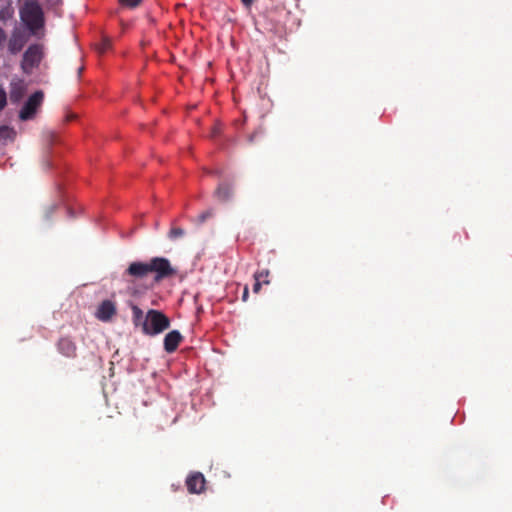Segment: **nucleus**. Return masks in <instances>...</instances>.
<instances>
[{
    "label": "nucleus",
    "instance_id": "nucleus-4",
    "mask_svg": "<svg viewBox=\"0 0 512 512\" xmlns=\"http://www.w3.org/2000/svg\"><path fill=\"white\" fill-rule=\"evenodd\" d=\"M44 93L41 90L34 92L25 102L20 110L19 118L23 121L32 119L39 107L42 105Z\"/></svg>",
    "mask_w": 512,
    "mask_h": 512
},
{
    "label": "nucleus",
    "instance_id": "nucleus-21",
    "mask_svg": "<svg viewBox=\"0 0 512 512\" xmlns=\"http://www.w3.org/2000/svg\"><path fill=\"white\" fill-rule=\"evenodd\" d=\"M242 4L246 7V8H250L255 0H241Z\"/></svg>",
    "mask_w": 512,
    "mask_h": 512
},
{
    "label": "nucleus",
    "instance_id": "nucleus-18",
    "mask_svg": "<svg viewBox=\"0 0 512 512\" xmlns=\"http://www.w3.org/2000/svg\"><path fill=\"white\" fill-rule=\"evenodd\" d=\"M7 104V95L4 89L0 88V111L4 109Z\"/></svg>",
    "mask_w": 512,
    "mask_h": 512
},
{
    "label": "nucleus",
    "instance_id": "nucleus-15",
    "mask_svg": "<svg viewBox=\"0 0 512 512\" xmlns=\"http://www.w3.org/2000/svg\"><path fill=\"white\" fill-rule=\"evenodd\" d=\"M214 215V212L212 209H208L204 212H202L198 217H197V224H203L207 219L213 217Z\"/></svg>",
    "mask_w": 512,
    "mask_h": 512
},
{
    "label": "nucleus",
    "instance_id": "nucleus-13",
    "mask_svg": "<svg viewBox=\"0 0 512 512\" xmlns=\"http://www.w3.org/2000/svg\"><path fill=\"white\" fill-rule=\"evenodd\" d=\"M111 40L104 37L99 44L96 45V49L99 54H104L111 48Z\"/></svg>",
    "mask_w": 512,
    "mask_h": 512
},
{
    "label": "nucleus",
    "instance_id": "nucleus-12",
    "mask_svg": "<svg viewBox=\"0 0 512 512\" xmlns=\"http://www.w3.org/2000/svg\"><path fill=\"white\" fill-rule=\"evenodd\" d=\"M232 196V188L228 184H220L215 190V197L222 201H228Z\"/></svg>",
    "mask_w": 512,
    "mask_h": 512
},
{
    "label": "nucleus",
    "instance_id": "nucleus-19",
    "mask_svg": "<svg viewBox=\"0 0 512 512\" xmlns=\"http://www.w3.org/2000/svg\"><path fill=\"white\" fill-rule=\"evenodd\" d=\"M6 39L7 35L5 31L0 27V50L3 48Z\"/></svg>",
    "mask_w": 512,
    "mask_h": 512
},
{
    "label": "nucleus",
    "instance_id": "nucleus-6",
    "mask_svg": "<svg viewBox=\"0 0 512 512\" xmlns=\"http://www.w3.org/2000/svg\"><path fill=\"white\" fill-rule=\"evenodd\" d=\"M205 477L200 472H194L188 475L186 479V486L189 493L199 494L205 489Z\"/></svg>",
    "mask_w": 512,
    "mask_h": 512
},
{
    "label": "nucleus",
    "instance_id": "nucleus-17",
    "mask_svg": "<svg viewBox=\"0 0 512 512\" xmlns=\"http://www.w3.org/2000/svg\"><path fill=\"white\" fill-rule=\"evenodd\" d=\"M120 4L128 7V8H135L140 5L142 0H119Z\"/></svg>",
    "mask_w": 512,
    "mask_h": 512
},
{
    "label": "nucleus",
    "instance_id": "nucleus-25",
    "mask_svg": "<svg viewBox=\"0 0 512 512\" xmlns=\"http://www.w3.org/2000/svg\"><path fill=\"white\" fill-rule=\"evenodd\" d=\"M74 118H75V116H74V115H69V116H67V120H68V121H70V120H72V119H74Z\"/></svg>",
    "mask_w": 512,
    "mask_h": 512
},
{
    "label": "nucleus",
    "instance_id": "nucleus-2",
    "mask_svg": "<svg viewBox=\"0 0 512 512\" xmlns=\"http://www.w3.org/2000/svg\"><path fill=\"white\" fill-rule=\"evenodd\" d=\"M132 311V322L135 327H140L142 333L147 336H156L163 333L170 327V319L161 311L149 309L144 315L142 309L137 305L130 304Z\"/></svg>",
    "mask_w": 512,
    "mask_h": 512
},
{
    "label": "nucleus",
    "instance_id": "nucleus-9",
    "mask_svg": "<svg viewBox=\"0 0 512 512\" xmlns=\"http://www.w3.org/2000/svg\"><path fill=\"white\" fill-rule=\"evenodd\" d=\"M183 341V336L178 330L168 332L164 337V350L167 353H173L177 350L180 343Z\"/></svg>",
    "mask_w": 512,
    "mask_h": 512
},
{
    "label": "nucleus",
    "instance_id": "nucleus-16",
    "mask_svg": "<svg viewBox=\"0 0 512 512\" xmlns=\"http://www.w3.org/2000/svg\"><path fill=\"white\" fill-rule=\"evenodd\" d=\"M185 234L184 229L180 227H173L169 231V238L170 239H177L179 237H182Z\"/></svg>",
    "mask_w": 512,
    "mask_h": 512
},
{
    "label": "nucleus",
    "instance_id": "nucleus-24",
    "mask_svg": "<svg viewBox=\"0 0 512 512\" xmlns=\"http://www.w3.org/2000/svg\"><path fill=\"white\" fill-rule=\"evenodd\" d=\"M7 131H8V129H7L6 127H4V128H0V135H1L2 133L7 132Z\"/></svg>",
    "mask_w": 512,
    "mask_h": 512
},
{
    "label": "nucleus",
    "instance_id": "nucleus-1",
    "mask_svg": "<svg viewBox=\"0 0 512 512\" xmlns=\"http://www.w3.org/2000/svg\"><path fill=\"white\" fill-rule=\"evenodd\" d=\"M150 273L154 274V280L160 282L176 274L170 261L164 257H154L148 262L135 261L130 263L123 273V278L128 282L142 280Z\"/></svg>",
    "mask_w": 512,
    "mask_h": 512
},
{
    "label": "nucleus",
    "instance_id": "nucleus-10",
    "mask_svg": "<svg viewBox=\"0 0 512 512\" xmlns=\"http://www.w3.org/2000/svg\"><path fill=\"white\" fill-rule=\"evenodd\" d=\"M27 39L20 31H14L8 41V50L11 54H17L22 50Z\"/></svg>",
    "mask_w": 512,
    "mask_h": 512
},
{
    "label": "nucleus",
    "instance_id": "nucleus-3",
    "mask_svg": "<svg viewBox=\"0 0 512 512\" xmlns=\"http://www.w3.org/2000/svg\"><path fill=\"white\" fill-rule=\"evenodd\" d=\"M20 16L21 20L32 33H35L44 25L43 11L37 1H26L20 10Z\"/></svg>",
    "mask_w": 512,
    "mask_h": 512
},
{
    "label": "nucleus",
    "instance_id": "nucleus-8",
    "mask_svg": "<svg viewBox=\"0 0 512 512\" xmlns=\"http://www.w3.org/2000/svg\"><path fill=\"white\" fill-rule=\"evenodd\" d=\"M57 350L67 358H75L77 355V346L70 337H62L57 342Z\"/></svg>",
    "mask_w": 512,
    "mask_h": 512
},
{
    "label": "nucleus",
    "instance_id": "nucleus-20",
    "mask_svg": "<svg viewBox=\"0 0 512 512\" xmlns=\"http://www.w3.org/2000/svg\"><path fill=\"white\" fill-rule=\"evenodd\" d=\"M262 282L259 280H255V283L253 285V292L258 293L261 289Z\"/></svg>",
    "mask_w": 512,
    "mask_h": 512
},
{
    "label": "nucleus",
    "instance_id": "nucleus-22",
    "mask_svg": "<svg viewBox=\"0 0 512 512\" xmlns=\"http://www.w3.org/2000/svg\"><path fill=\"white\" fill-rule=\"evenodd\" d=\"M220 133V128L219 126H214L213 129H212V132H211V137L214 138L216 137L218 134Z\"/></svg>",
    "mask_w": 512,
    "mask_h": 512
},
{
    "label": "nucleus",
    "instance_id": "nucleus-14",
    "mask_svg": "<svg viewBox=\"0 0 512 512\" xmlns=\"http://www.w3.org/2000/svg\"><path fill=\"white\" fill-rule=\"evenodd\" d=\"M268 276H269V270L265 269V270L257 271L254 274V279L259 280L264 284H269Z\"/></svg>",
    "mask_w": 512,
    "mask_h": 512
},
{
    "label": "nucleus",
    "instance_id": "nucleus-23",
    "mask_svg": "<svg viewBox=\"0 0 512 512\" xmlns=\"http://www.w3.org/2000/svg\"><path fill=\"white\" fill-rule=\"evenodd\" d=\"M248 296H249V290H248V287L245 286L244 290H243V294H242V300L243 301H247Z\"/></svg>",
    "mask_w": 512,
    "mask_h": 512
},
{
    "label": "nucleus",
    "instance_id": "nucleus-5",
    "mask_svg": "<svg viewBox=\"0 0 512 512\" xmlns=\"http://www.w3.org/2000/svg\"><path fill=\"white\" fill-rule=\"evenodd\" d=\"M43 56L42 46L33 44L25 51L22 59V69L25 73H30L33 68L37 67Z\"/></svg>",
    "mask_w": 512,
    "mask_h": 512
},
{
    "label": "nucleus",
    "instance_id": "nucleus-11",
    "mask_svg": "<svg viewBox=\"0 0 512 512\" xmlns=\"http://www.w3.org/2000/svg\"><path fill=\"white\" fill-rule=\"evenodd\" d=\"M24 94H25V87L21 82L13 83L11 85L10 100L13 103H18L23 98Z\"/></svg>",
    "mask_w": 512,
    "mask_h": 512
},
{
    "label": "nucleus",
    "instance_id": "nucleus-7",
    "mask_svg": "<svg viewBox=\"0 0 512 512\" xmlns=\"http://www.w3.org/2000/svg\"><path fill=\"white\" fill-rule=\"evenodd\" d=\"M116 314V306L111 300H104L98 306L95 313L97 319L107 322Z\"/></svg>",
    "mask_w": 512,
    "mask_h": 512
}]
</instances>
